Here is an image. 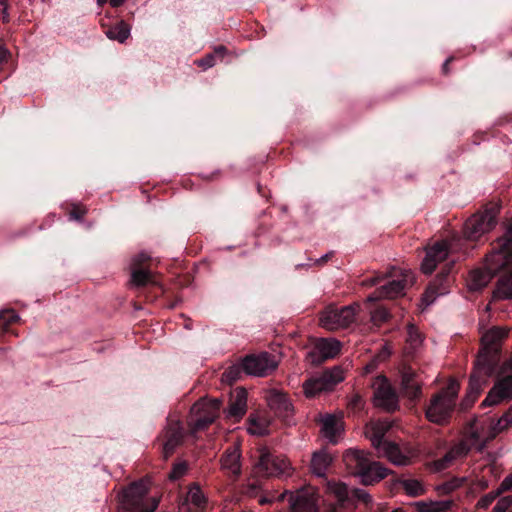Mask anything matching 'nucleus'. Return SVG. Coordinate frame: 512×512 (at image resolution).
Wrapping results in <instances>:
<instances>
[{
  "instance_id": "f257e3e1",
  "label": "nucleus",
  "mask_w": 512,
  "mask_h": 512,
  "mask_svg": "<svg viewBox=\"0 0 512 512\" xmlns=\"http://www.w3.org/2000/svg\"><path fill=\"white\" fill-rule=\"evenodd\" d=\"M508 331L502 327H493L482 336V349L478 354L474 370L469 380L468 398L473 402L487 379L496 371L500 362V342Z\"/></svg>"
},
{
  "instance_id": "f03ea898",
  "label": "nucleus",
  "mask_w": 512,
  "mask_h": 512,
  "mask_svg": "<svg viewBox=\"0 0 512 512\" xmlns=\"http://www.w3.org/2000/svg\"><path fill=\"white\" fill-rule=\"evenodd\" d=\"M512 267V222L505 234L498 239L493 251L485 259L484 269L477 268L470 272L467 278V287L470 291H479L484 288L492 277L503 268Z\"/></svg>"
},
{
  "instance_id": "7ed1b4c3",
  "label": "nucleus",
  "mask_w": 512,
  "mask_h": 512,
  "mask_svg": "<svg viewBox=\"0 0 512 512\" xmlns=\"http://www.w3.org/2000/svg\"><path fill=\"white\" fill-rule=\"evenodd\" d=\"M344 462L365 485L378 482L387 476L388 470L379 462L371 461L368 454L361 450H348L344 454Z\"/></svg>"
},
{
  "instance_id": "20e7f679",
  "label": "nucleus",
  "mask_w": 512,
  "mask_h": 512,
  "mask_svg": "<svg viewBox=\"0 0 512 512\" xmlns=\"http://www.w3.org/2000/svg\"><path fill=\"white\" fill-rule=\"evenodd\" d=\"M148 492L149 486L145 480L130 484L120 495V512H154L158 507V500Z\"/></svg>"
},
{
  "instance_id": "39448f33",
  "label": "nucleus",
  "mask_w": 512,
  "mask_h": 512,
  "mask_svg": "<svg viewBox=\"0 0 512 512\" xmlns=\"http://www.w3.org/2000/svg\"><path fill=\"white\" fill-rule=\"evenodd\" d=\"M460 385L450 380L447 386L436 394L426 409V417L430 422L443 424L450 418L455 406Z\"/></svg>"
},
{
  "instance_id": "423d86ee",
  "label": "nucleus",
  "mask_w": 512,
  "mask_h": 512,
  "mask_svg": "<svg viewBox=\"0 0 512 512\" xmlns=\"http://www.w3.org/2000/svg\"><path fill=\"white\" fill-rule=\"evenodd\" d=\"M493 374H497L498 380L484 399V406L497 405L512 398V356L500 367L497 366Z\"/></svg>"
},
{
  "instance_id": "0eeeda50",
  "label": "nucleus",
  "mask_w": 512,
  "mask_h": 512,
  "mask_svg": "<svg viewBox=\"0 0 512 512\" xmlns=\"http://www.w3.org/2000/svg\"><path fill=\"white\" fill-rule=\"evenodd\" d=\"M358 310L356 303L340 308L328 306L320 315V325L331 331L346 328L354 323Z\"/></svg>"
},
{
  "instance_id": "6e6552de",
  "label": "nucleus",
  "mask_w": 512,
  "mask_h": 512,
  "mask_svg": "<svg viewBox=\"0 0 512 512\" xmlns=\"http://www.w3.org/2000/svg\"><path fill=\"white\" fill-rule=\"evenodd\" d=\"M258 461L255 464L256 472L262 476H288L291 465L283 455L272 454L268 448L258 449Z\"/></svg>"
},
{
  "instance_id": "1a4fd4ad",
  "label": "nucleus",
  "mask_w": 512,
  "mask_h": 512,
  "mask_svg": "<svg viewBox=\"0 0 512 512\" xmlns=\"http://www.w3.org/2000/svg\"><path fill=\"white\" fill-rule=\"evenodd\" d=\"M344 380V371L340 367L326 370L320 375L313 376L303 383V392L307 398H313L322 392L332 390Z\"/></svg>"
},
{
  "instance_id": "9d476101",
  "label": "nucleus",
  "mask_w": 512,
  "mask_h": 512,
  "mask_svg": "<svg viewBox=\"0 0 512 512\" xmlns=\"http://www.w3.org/2000/svg\"><path fill=\"white\" fill-rule=\"evenodd\" d=\"M497 214L498 208L493 206L471 216L464 225L465 237L475 241L490 232L497 223Z\"/></svg>"
},
{
  "instance_id": "9b49d317",
  "label": "nucleus",
  "mask_w": 512,
  "mask_h": 512,
  "mask_svg": "<svg viewBox=\"0 0 512 512\" xmlns=\"http://www.w3.org/2000/svg\"><path fill=\"white\" fill-rule=\"evenodd\" d=\"M391 276L399 277L381 286L374 293L368 296L367 301L376 302L381 299H393L404 294L408 285L413 284L414 276L410 270L393 269Z\"/></svg>"
},
{
  "instance_id": "f8f14e48",
  "label": "nucleus",
  "mask_w": 512,
  "mask_h": 512,
  "mask_svg": "<svg viewBox=\"0 0 512 512\" xmlns=\"http://www.w3.org/2000/svg\"><path fill=\"white\" fill-rule=\"evenodd\" d=\"M220 406L219 399L199 400L191 408L189 425L195 431L204 429L218 417Z\"/></svg>"
},
{
  "instance_id": "ddd939ff",
  "label": "nucleus",
  "mask_w": 512,
  "mask_h": 512,
  "mask_svg": "<svg viewBox=\"0 0 512 512\" xmlns=\"http://www.w3.org/2000/svg\"><path fill=\"white\" fill-rule=\"evenodd\" d=\"M243 370L246 374L264 377L272 373L278 366L275 356L263 352L258 355H250L242 361Z\"/></svg>"
},
{
  "instance_id": "4468645a",
  "label": "nucleus",
  "mask_w": 512,
  "mask_h": 512,
  "mask_svg": "<svg viewBox=\"0 0 512 512\" xmlns=\"http://www.w3.org/2000/svg\"><path fill=\"white\" fill-rule=\"evenodd\" d=\"M341 350V343L334 338L317 339L306 354V360L313 365L334 358Z\"/></svg>"
},
{
  "instance_id": "2eb2a0df",
  "label": "nucleus",
  "mask_w": 512,
  "mask_h": 512,
  "mask_svg": "<svg viewBox=\"0 0 512 512\" xmlns=\"http://www.w3.org/2000/svg\"><path fill=\"white\" fill-rule=\"evenodd\" d=\"M289 512H319L315 489L305 487L289 493Z\"/></svg>"
},
{
  "instance_id": "dca6fc26",
  "label": "nucleus",
  "mask_w": 512,
  "mask_h": 512,
  "mask_svg": "<svg viewBox=\"0 0 512 512\" xmlns=\"http://www.w3.org/2000/svg\"><path fill=\"white\" fill-rule=\"evenodd\" d=\"M374 390V405L387 411H393L397 407L398 399L388 380L384 376H378L372 384Z\"/></svg>"
},
{
  "instance_id": "f3484780",
  "label": "nucleus",
  "mask_w": 512,
  "mask_h": 512,
  "mask_svg": "<svg viewBox=\"0 0 512 512\" xmlns=\"http://www.w3.org/2000/svg\"><path fill=\"white\" fill-rule=\"evenodd\" d=\"M453 250L452 241L442 240L427 248L425 258L421 264V270L425 274H431L438 263L444 261Z\"/></svg>"
},
{
  "instance_id": "a211bd4d",
  "label": "nucleus",
  "mask_w": 512,
  "mask_h": 512,
  "mask_svg": "<svg viewBox=\"0 0 512 512\" xmlns=\"http://www.w3.org/2000/svg\"><path fill=\"white\" fill-rule=\"evenodd\" d=\"M163 448L162 453L165 459L169 458L175 449L182 443L183 427L178 420H169L163 431Z\"/></svg>"
},
{
  "instance_id": "6ab92c4d",
  "label": "nucleus",
  "mask_w": 512,
  "mask_h": 512,
  "mask_svg": "<svg viewBox=\"0 0 512 512\" xmlns=\"http://www.w3.org/2000/svg\"><path fill=\"white\" fill-rule=\"evenodd\" d=\"M221 469L233 478H238L241 474V451L238 444L229 446L223 453L221 460Z\"/></svg>"
},
{
  "instance_id": "aec40b11",
  "label": "nucleus",
  "mask_w": 512,
  "mask_h": 512,
  "mask_svg": "<svg viewBox=\"0 0 512 512\" xmlns=\"http://www.w3.org/2000/svg\"><path fill=\"white\" fill-rule=\"evenodd\" d=\"M207 505V499L200 487L192 485L185 497L179 504L178 512H202Z\"/></svg>"
},
{
  "instance_id": "412c9836",
  "label": "nucleus",
  "mask_w": 512,
  "mask_h": 512,
  "mask_svg": "<svg viewBox=\"0 0 512 512\" xmlns=\"http://www.w3.org/2000/svg\"><path fill=\"white\" fill-rule=\"evenodd\" d=\"M401 388L406 397L416 400L421 395V381L411 368H404L401 376Z\"/></svg>"
},
{
  "instance_id": "4be33fe9",
  "label": "nucleus",
  "mask_w": 512,
  "mask_h": 512,
  "mask_svg": "<svg viewBox=\"0 0 512 512\" xmlns=\"http://www.w3.org/2000/svg\"><path fill=\"white\" fill-rule=\"evenodd\" d=\"M470 451V445L466 441H460L450 448L446 454L434 462V469L441 471L449 467L455 460L465 457Z\"/></svg>"
},
{
  "instance_id": "5701e85b",
  "label": "nucleus",
  "mask_w": 512,
  "mask_h": 512,
  "mask_svg": "<svg viewBox=\"0 0 512 512\" xmlns=\"http://www.w3.org/2000/svg\"><path fill=\"white\" fill-rule=\"evenodd\" d=\"M470 451V445L466 441H460L450 448L446 454L434 462V469L441 471L449 467L455 460L465 457Z\"/></svg>"
},
{
  "instance_id": "b1692460",
  "label": "nucleus",
  "mask_w": 512,
  "mask_h": 512,
  "mask_svg": "<svg viewBox=\"0 0 512 512\" xmlns=\"http://www.w3.org/2000/svg\"><path fill=\"white\" fill-rule=\"evenodd\" d=\"M321 432L323 436L331 443L335 444L338 442L343 431V422L340 416L325 415L321 419Z\"/></svg>"
},
{
  "instance_id": "393cba45",
  "label": "nucleus",
  "mask_w": 512,
  "mask_h": 512,
  "mask_svg": "<svg viewBox=\"0 0 512 512\" xmlns=\"http://www.w3.org/2000/svg\"><path fill=\"white\" fill-rule=\"evenodd\" d=\"M247 410V391L244 388H236L231 395V401L227 410V417L235 420L241 419Z\"/></svg>"
},
{
  "instance_id": "a878e982",
  "label": "nucleus",
  "mask_w": 512,
  "mask_h": 512,
  "mask_svg": "<svg viewBox=\"0 0 512 512\" xmlns=\"http://www.w3.org/2000/svg\"><path fill=\"white\" fill-rule=\"evenodd\" d=\"M266 400L270 409L279 416H287L291 411L292 404L288 396L282 391L270 390L267 393Z\"/></svg>"
},
{
  "instance_id": "bb28decb",
  "label": "nucleus",
  "mask_w": 512,
  "mask_h": 512,
  "mask_svg": "<svg viewBox=\"0 0 512 512\" xmlns=\"http://www.w3.org/2000/svg\"><path fill=\"white\" fill-rule=\"evenodd\" d=\"M389 428L390 425L386 421H375L366 425L365 435L371 441V444L376 451L381 448L384 442H387V440L384 439V436Z\"/></svg>"
},
{
  "instance_id": "cd10ccee",
  "label": "nucleus",
  "mask_w": 512,
  "mask_h": 512,
  "mask_svg": "<svg viewBox=\"0 0 512 512\" xmlns=\"http://www.w3.org/2000/svg\"><path fill=\"white\" fill-rule=\"evenodd\" d=\"M448 273L449 269H446L445 272L439 274L436 280L428 286L421 299L422 306L428 307L436 300L437 296L447 293V286L444 285V280Z\"/></svg>"
},
{
  "instance_id": "c85d7f7f",
  "label": "nucleus",
  "mask_w": 512,
  "mask_h": 512,
  "mask_svg": "<svg viewBox=\"0 0 512 512\" xmlns=\"http://www.w3.org/2000/svg\"><path fill=\"white\" fill-rule=\"evenodd\" d=\"M326 492L329 497L335 500L331 507L341 508L350 503V492L347 486L342 482L329 481L326 485Z\"/></svg>"
},
{
  "instance_id": "c756f323",
  "label": "nucleus",
  "mask_w": 512,
  "mask_h": 512,
  "mask_svg": "<svg viewBox=\"0 0 512 512\" xmlns=\"http://www.w3.org/2000/svg\"><path fill=\"white\" fill-rule=\"evenodd\" d=\"M377 453L379 457H386L395 465L405 466L410 463V458L395 443L389 441L384 442L381 448L377 450Z\"/></svg>"
},
{
  "instance_id": "7c9ffc66",
  "label": "nucleus",
  "mask_w": 512,
  "mask_h": 512,
  "mask_svg": "<svg viewBox=\"0 0 512 512\" xmlns=\"http://www.w3.org/2000/svg\"><path fill=\"white\" fill-rule=\"evenodd\" d=\"M503 273L497 282V286L493 292L495 300L512 299V266L503 268Z\"/></svg>"
},
{
  "instance_id": "2f4dec72",
  "label": "nucleus",
  "mask_w": 512,
  "mask_h": 512,
  "mask_svg": "<svg viewBox=\"0 0 512 512\" xmlns=\"http://www.w3.org/2000/svg\"><path fill=\"white\" fill-rule=\"evenodd\" d=\"M331 462L332 457L326 450L315 452L311 459L312 473L318 477H324Z\"/></svg>"
},
{
  "instance_id": "473e14b6",
  "label": "nucleus",
  "mask_w": 512,
  "mask_h": 512,
  "mask_svg": "<svg viewBox=\"0 0 512 512\" xmlns=\"http://www.w3.org/2000/svg\"><path fill=\"white\" fill-rule=\"evenodd\" d=\"M131 278L130 283L135 287H143L147 284L157 285L155 275L144 267H130Z\"/></svg>"
},
{
  "instance_id": "72a5a7b5",
  "label": "nucleus",
  "mask_w": 512,
  "mask_h": 512,
  "mask_svg": "<svg viewBox=\"0 0 512 512\" xmlns=\"http://www.w3.org/2000/svg\"><path fill=\"white\" fill-rule=\"evenodd\" d=\"M269 421L260 414H252L249 417L248 432L252 435L262 436L268 433Z\"/></svg>"
},
{
  "instance_id": "f704fd0d",
  "label": "nucleus",
  "mask_w": 512,
  "mask_h": 512,
  "mask_svg": "<svg viewBox=\"0 0 512 512\" xmlns=\"http://www.w3.org/2000/svg\"><path fill=\"white\" fill-rule=\"evenodd\" d=\"M105 34L111 40L118 41L119 43H124L130 35V28L128 24H126L124 21H120L114 26L110 27L105 32Z\"/></svg>"
},
{
  "instance_id": "c9c22d12",
  "label": "nucleus",
  "mask_w": 512,
  "mask_h": 512,
  "mask_svg": "<svg viewBox=\"0 0 512 512\" xmlns=\"http://www.w3.org/2000/svg\"><path fill=\"white\" fill-rule=\"evenodd\" d=\"M418 510L420 512H446L451 507L450 501H437V502H418Z\"/></svg>"
},
{
  "instance_id": "e433bc0d",
  "label": "nucleus",
  "mask_w": 512,
  "mask_h": 512,
  "mask_svg": "<svg viewBox=\"0 0 512 512\" xmlns=\"http://www.w3.org/2000/svg\"><path fill=\"white\" fill-rule=\"evenodd\" d=\"M226 51V48L224 46H218L215 48L214 52L211 54L206 55L202 59H199L196 61L197 65L199 67H202L203 69L211 68L215 65V58L220 57L222 58L224 56V53Z\"/></svg>"
},
{
  "instance_id": "4c0bfd02",
  "label": "nucleus",
  "mask_w": 512,
  "mask_h": 512,
  "mask_svg": "<svg viewBox=\"0 0 512 512\" xmlns=\"http://www.w3.org/2000/svg\"><path fill=\"white\" fill-rule=\"evenodd\" d=\"M402 487L407 495L409 496H420L424 493V487L422 483L416 479H407L401 482Z\"/></svg>"
},
{
  "instance_id": "58836bf2",
  "label": "nucleus",
  "mask_w": 512,
  "mask_h": 512,
  "mask_svg": "<svg viewBox=\"0 0 512 512\" xmlns=\"http://www.w3.org/2000/svg\"><path fill=\"white\" fill-rule=\"evenodd\" d=\"M243 366L241 364H235L230 367H228L222 374V380L228 383H232L237 381L241 373L243 372Z\"/></svg>"
},
{
  "instance_id": "ea45409f",
  "label": "nucleus",
  "mask_w": 512,
  "mask_h": 512,
  "mask_svg": "<svg viewBox=\"0 0 512 512\" xmlns=\"http://www.w3.org/2000/svg\"><path fill=\"white\" fill-rule=\"evenodd\" d=\"M407 342L413 348L418 347L422 342V336L413 324H409L407 327Z\"/></svg>"
},
{
  "instance_id": "a19ab883",
  "label": "nucleus",
  "mask_w": 512,
  "mask_h": 512,
  "mask_svg": "<svg viewBox=\"0 0 512 512\" xmlns=\"http://www.w3.org/2000/svg\"><path fill=\"white\" fill-rule=\"evenodd\" d=\"M18 320L19 316L14 310L7 309L0 311V325L5 326L7 324L17 322Z\"/></svg>"
},
{
  "instance_id": "79ce46f5",
  "label": "nucleus",
  "mask_w": 512,
  "mask_h": 512,
  "mask_svg": "<svg viewBox=\"0 0 512 512\" xmlns=\"http://www.w3.org/2000/svg\"><path fill=\"white\" fill-rule=\"evenodd\" d=\"M186 471H187V463L184 461L178 462L173 466L171 472L169 473V479L170 480H178L182 476L185 475Z\"/></svg>"
},
{
  "instance_id": "37998d69",
  "label": "nucleus",
  "mask_w": 512,
  "mask_h": 512,
  "mask_svg": "<svg viewBox=\"0 0 512 512\" xmlns=\"http://www.w3.org/2000/svg\"><path fill=\"white\" fill-rule=\"evenodd\" d=\"M389 318V312L384 307H379L371 313V320L373 323L379 325Z\"/></svg>"
},
{
  "instance_id": "c03bdc74",
  "label": "nucleus",
  "mask_w": 512,
  "mask_h": 512,
  "mask_svg": "<svg viewBox=\"0 0 512 512\" xmlns=\"http://www.w3.org/2000/svg\"><path fill=\"white\" fill-rule=\"evenodd\" d=\"M356 499L364 504L368 505L371 502V497L368 492L364 489H353L350 495V501Z\"/></svg>"
},
{
  "instance_id": "a18cd8bd",
  "label": "nucleus",
  "mask_w": 512,
  "mask_h": 512,
  "mask_svg": "<svg viewBox=\"0 0 512 512\" xmlns=\"http://www.w3.org/2000/svg\"><path fill=\"white\" fill-rule=\"evenodd\" d=\"M512 424V407L497 421L495 430L502 431Z\"/></svg>"
},
{
  "instance_id": "49530a36",
  "label": "nucleus",
  "mask_w": 512,
  "mask_h": 512,
  "mask_svg": "<svg viewBox=\"0 0 512 512\" xmlns=\"http://www.w3.org/2000/svg\"><path fill=\"white\" fill-rule=\"evenodd\" d=\"M150 259L151 257L148 253L140 252L131 259L130 267H143V264Z\"/></svg>"
},
{
  "instance_id": "de8ad7c7",
  "label": "nucleus",
  "mask_w": 512,
  "mask_h": 512,
  "mask_svg": "<svg viewBox=\"0 0 512 512\" xmlns=\"http://www.w3.org/2000/svg\"><path fill=\"white\" fill-rule=\"evenodd\" d=\"M500 495V493H498V491L496 492H491L485 496H483L479 501H478V506L480 508H487L490 504H492V502Z\"/></svg>"
},
{
  "instance_id": "09e8293b",
  "label": "nucleus",
  "mask_w": 512,
  "mask_h": 512,
  "mask_svg": "<svg viewBox=\"0 0 512 512\" xmlns=\"http://www.w3.org/2000/svg\"><path fill=\"white\" fill-rule=\"evenodd\" d=\"M512 489V473L506 476L501 482L499 488L497 489L498 493H503Z\"/></svg>"
},
{
  "instance_id": "8fccbe9b",
  "label": "nucleus",
  "mask_w": 512,
  "mask_h": 512,
  "mask_svg": "<svg viewBox=\"0 0 512 512\" xmlns=\"http://www.w3.org/2000/svg\"><path fill=\"white\" fill-rule=\"evenodd\" d=\"M363 404L364 402L360 395H354L349 402L350 407L354 410L361 409Z\"/></svg>"
},
{
  "instance_id": "3c124183",
  "label": "nucleus",
  "mask_w": 512,
  "mask_h": 512,
  "mask_svg": "<svg viewBox=\"0 0 512 512\" xmlns=\"http://www.w3.org/2000/svg\"><path fill=\"white\" fill-rule=\"evenodd\" d=\"M510 500L508 498H503L495 505L494 510L496 512H504L507 507L510 505Z\"/></svg>"
},
{
  "instance_id": "603ef678",
  "label": "nucleus",
  "mask_w": 512,
  "mask_h": 512,
  "mask_svg": "<svg viewBox=\"0 0 512 512\" xmlns=\"http://www.w3.org/2000/svg\"><path fill=\"white\" fill-rule=\"evenodd\" d=\"M390 354H391L390 349L387 346H384L383 349L377 355V359L380 361L385 360L386 358L389 357Z\"/></svg>"
},
{
  "instance_id": "864d4df0",
  "label": "nucleus",
  "mask_w": 512,
  "mask_h": 512,
  "mask_svg": "<svg viewBox=\"0 0 512 512\" xmlns=\"http://www.w3.org/2000/svg\"><path fill=\"white\" fill-rule=\"evenodd\" d=\"M10 53L7 48L0 46V63H5L8 60Z\"/></svg>"
},
{
  "instance_id": "5fc2aeb1",
  "label": "nucleus",
  "mask_w": 512,
  "mask_h": 512,
  "mask_svg": "<svg viewBox=\"0 0 512 512\" xmlns=\"http://www.w3.org/2000/svg\"><path fill=\"white\" fill-rule=\"evenodd\" d=\"M84 215V211H81L77 208H74L71 212H70V218L71 219H74V220H80L82 219Z\"/></svg>"
},
{
  "instance_id": "6e6d98bb",
  "label": "nucleus",
  "mask_w": 512,
  "mask_h": 512,
  "mask_svg": "<svg viewBox=\"0 0 512 512\" xmlns=\"http://www.w3.org/2000/svg\"><path fill=\"white\" fill-rule=\"evenodd\" d=\"M378 283H379V277H373V278L367 279L364 282L365 285H369V286H373V285H376Z\"/></svg>"
},
{
  "instance_id": "4d7b16f0",
  "label": "nucleus",
  "mask_w": 512,
  "mask_h": 512,
  "mask_svg": "<svg viewBox=\"0 0 512 512\" xmlns=\"http://www.w3.org/2000/svg\"><path fill=\"white\" fill-rule=\"evenodd\" d=\"M126 0H110V5L112 7H119L121 6Z\"/></svg>"
},
{
  "instance_id": "13d9d810",
  "label": "nucleus",
  "mask_w": 512,
  "mask_h": 512,
  "mask_svg": "<svg viewBox=\"0 0 512 512\" xmlns=\"http://www.w3.org/2000/svg\"><path fill=\"white\" fill-rule=\"evenodd\" d=\"M331 254L327 253L323 257L316 259L315 264H322L323 262L327 261V259L330 257Z\"/></svg>"
},
{
  "instance_id": "bf43d9fd",
  "label": "nucleus",
  "mask_w": 512,
  "mask_h": 512,
  "mask_svg": "<svg viewBox=\"0 0 512 512\" xmlns=\"http://www.w3.org/2000/svg\"><path fill=\"white\" fill-rule=\"evenodd\" d=\"M452 59H453V58H452V57H450V58H448V59L444 62V64H443V71H444V73H447V72H448V64L450 63V61H451Z\"/></svg>"
},
{
  "instance_id": "052dcab7",
  "label": "nucleus",
  "mask_w": 512,
  "mask_h": 512,
  "mask_svg": "<svg viewBox=\"0 0 512 512\" xmlns=\"http://www.w3.org/2000/svg\"><path fill=\"white\" fill-rule=\"evenodd\" d=\"M463 481H464V479H462V480H455L454 482H452L450 484V486H451L450 488H455V487L460 486Z\"/></svg>"
},
{
  "instance_id": "680f3d73",
  "label": "nucleus",
  "mask_w": 512,
  "mask_h": 512,
  "mask_svg": "<svg viewBox=\"0 0 512 512\" xmlns=\"http://www.w3.org/2000/svg\"><path fill=\"white\" fill-rule=\"evenodd\" d=\"M8 1L9 0H0V5H2L4 7L5 12L7 10Z\"/></svg>"
},
{
  "instance_id": "e2e57ef3",
  "label": "nucleus",
  "mask_w": 512,
  "mask_h": 512,
  "mask_svg": "<svg viewBox=\"0 0 512 512\" xmlns=\"http://www.w3.org/2000/svg\"><path fill=\"white\" fill-rule=\"evenodd\" d=\"M327 512H338L336 507L329 508Z\"/></svg>"
},
{
  "instance_id": "0e129e2a",
  "label": "nucleus",
  "mask_w": 512,
  "mask_h": 512,
  "mask_svg": "<svg viewBox=\"0 0 512 512\" xmlns=\"http://www.w3.org/2000/svg\"><path fill=\"white\" fill-rule=\"evenodd\" d=\"M106 2H107V0H97V3H98L99 5H103V4H104V3H106Z\"/></svg>"
},
{
  "instance_id": "69168bd1",
  "label": "nucleus",
  "mask_w": 512,
  "mask_h": 512,
  "mask_svg": "<svg viewBox=\"0 0 512 512\" xmlns=\"http://www.w3.org/2000/svg\"><path fill=\"white\" fill-rule=\"evenodd\" d=\"M3 16H4V19L8 18V9L6 10V12L3 10Z\"/></svg>"
},
{
  "instance_id": "338daca9",
  "label": "nucleus",
  "mask_w": 512,
  "mask_h": 512,
  "mask_svg": "<svg viewBox=\"0 0 512 512\" xmlns=\"http://www.w3.org/2000/svg\"><path fill=\"white\" fill-rule=\"evenodd\" d=\"M392 512H404V510L402 508H397V509H394Z\"/></svg>"
}]
</instances>
